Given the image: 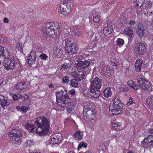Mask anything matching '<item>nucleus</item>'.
<instances>
[{"mask_svg": "<svg viewBox=\"0 0 153 153\" xmlns=\"http://www.w3.org/2000/svg\"><path fill=\"white\" fill-rule=\"evenodd\" d=\"M4 58V60L3 63L5 68L7 71L13 69L16 67V57L13 53H10L5 55Z\"/></svg>", "mask_w": 153, "mask_h": 153, "instance_id": "6", "label": "nucleus"}, {"mask_svg": "<svg viewBox=\"0 0 153 153\" xmlns=\"http://www.w3.org/2000/svg\"><path fill=\"white\" fill-rule=\"evenodd\" d=\"M3 21L5 23H7L9 22L8 19L6 17H5L3 19Z\"/></svg>", "mask_w": 153, "mask_h": 153, "instance_id": "53", "label": "nucleus"}, {"mask_svg": "<svg viewBox=\"0 0 153 153\" xmlns=\"http://www.w3.org/2000/svg\"><path fill=\"white\" fill-rule=\"evenodd\" d=\"M57 104L61 108H66L70 105L71 99L66 94V91H61L56 94Z\"/></svg>", "mask_w": 153, "mask_h": 153, "instance_id": "4", "label": "nucleus"}, {"mask_svg": "<svg viewBox=\"0 0 153 153\" xmlns=\"http://www.w3.org/2000/svg\"><path fill=\"white\" fill-rule=\"evenodd\" d=\"M140 30H145V29L144 28L143 26V25L139 24L137 27L136 31Z\"/></svg>", "mask_w": 153, "mask_h": 153, "instance_id": "45", "label": "nucleus"}, {"mask_svg": "<svg viewBox=\"0 0 153 153\" xmlns=\"http://www.w3.org/2000/svg\"><path fill=\"white\" fill-rule=\"evenodd\" d=\"M71 65V63L70 62L68 63H65L62 66V67L63 68L66 69L70 68Z\"/></svg>", "mask_w": 153, "mask_h": 153, "instance_id": "41", "label": "nucleus"}, {"mask_svg": "<svg viewBox=\"0 0 153 153\" xmlns=\"http://www.w3.org/2000/svg\"><path fill=\"white\" fill-rule=\"evenodd\" d=\"M74 4L72 0H63L59 4V13L66 16L71 11Z\"/></svg>", "mask_w": 153, "mask_h": 153, "instance_id": "5", "label": "nucleus"}, {"mask_svg": "<svg viewBox=\"0 0 153 153\" xmlns=\"http://www.w3.org/2000/svg\"><path fill=\"white\" fill-rule=\"evenodd\" d=\"M7 98L2 95H0V105L4 109L7 104Z\"/></svg>", "mask_w": 153, "mask_h": 153, "instance_id": "16", "label": "nucleus"}, {"mask_svg": "<svg viewBox=\"0 0 153 153\" xmlns=\"http://www.w3.org/2000/svg\"><path fill=\"white\" fill-rule=\"evenodd\" d=\"M121 124L120 123H113L111 124L112 129L117 131L119 130L120 128Z\"/></svg>", "mask_w": 153, "mask_h": 153, "instance_id": "26", "label": "nucleus"}, {"mask_svg": "<svg viewBox=\"0 0 153 153\" xmlns=\"http://www.w3.org/2000/svg\"><path fill=\"white\" fill-rule=\"evenodd\" d=\"M71 85L74 87H76L78 85L77 80L75 79H72L71 80Z\"/></svg>", "mask_w": 153, "mask_h": 153, "instance_id": "34", "label": "nucleus"}, {"mask_svg": "<svg viewBox=\"0 0 153 153\" xmlns=\"http://www.w3.org/2000/svg\"><path fill=\"white\" fill-rule=\"evenodd\" d=\"M39 57L41 59L45 61L48 58V56L45 54L42 53L40 55Z\"/></svg>", "mask_w": 153, "mask_h": 153, "instance_id": "37", "label": "nucleus"}, {"mask_svg": "<svg viewBox=\"0 0 153 153\" xmlns=\"http://www.w3.org/2000/svg\"><path fill=\"white\" fill-rule=\"evenodd\" d=\"M149 132L151 134L153 133V129H150L149 130Z\"/></svg>", "mask_w": 153, "mask_h": 153, "instance_id": "59", "label": "nucleus"}, {"mask_svg": "<svg viewBox=\"0 0 153 153\" xmlns=\"http://www.w3.org/2000/svg\"><path fill=\"white\" fill-rule=\"evenodd\" d=\"M128 153H133V152L131 151H129Z\"/></svg>", "mask_w": 153, "mask_h": 153, "instance_id": "63", "label": "nucleus"}, {"mask_svg": "<svg viewBox=\"0 0 153 153\" xmlns=\"http://www.w3.org/2000/svg\"><path fill=\"white\" fill-rule=\"evenodd\" d=\"M20 96H19V94L16 95V94H14L13 95L12 97V98L13 100H16L19 99H20L19 97Z\"/></svg>", "mask_w": 153, "mask_h": 153, "instance_id": "44", "label": "nucleus"}, {"mask_svg": "<svg viewBox=\"0 0 153 153\" xmlns=\"http://www.w3.org/2000/svg\"><path fill=\"white\" fill-rule=\"evenodd\" d=\"M143 60L141 59H137L135 63V69L137 72L141 71V66L142 65Z\"/></svg>", "mask_w": 153, "mask_h": 153, "instance_id": "17", "label": "nucleus"}, {"mask_svg": "<svg viewBox=\"0 0 153 153\" xmlns=\"http://www.w3.org/2000/svg\"><path fill=\"white\" fill-rule=\"evenodd\" d=\"M100 38V36L99 34H96L95 38L94 39V40H93L91 42V43L92 44L91 45L92 47L94 48L96 46V44L99 42Z\"/></svg>", "mask_w": 153, "mask_h": 153, "instance_id": "29", "label": "nucleus"}, {"mask_svg": "<svg viewBox=\"0 0 153 153\" xmlns=\"http://www.w3.org/2000/svg\"><path fill=\"white\" fill-rule=\"evenodd\" d=\"M36 54L35 52L31 51L27 57L28 63L31 66L35 64L36 61Z\"/></svg>", "mask_w": 153, "mask_h": 153, "instance_id": "13", "label": "nucleus"}, {"mask_svg": "<svg viewBox=\"0 0 153 153\" xmlns=\"http://www.w3.org/2000/svg\"><path fill=\"white\" fill-rule=\"evenodd\" d=\"M9 135L10 140L15 144L20 145L22 141L21 131L17 129H13L10 131Z\"/></svg>", "mask_w": 153, "mask_h": 153, "instance_id": "8", "label": "nucleus"}, {"mask_svg": "<svg viewBox=\"0 0 153 153\" xmlns=\"http://www.w3.org/2000/svg\"><path fill=\"white\" fill-rule=\"evenodd\" d=\"M136 22L135 20H130L128 23V24L130 25H135Z\"/></svg>", "mask_w": 153, "mask_h": 153, "instance_id": "48", "label": "nucleus"}, {"mask_svg": "<svg viewBox=\"0 0 153 153\" xmlns=\"http://www.w3.org/2000/svg\"><path fill=\"white\" fill-rule=\"evenodd\" d=\"M62 80L63 83H68L69 81V78L68 76H65L62 77Z\"/></svg>", "mask_w": 153, "mask_h": 153, "instance_id": "36", "label": "nucleus"}, {"mask_svg": "<svg viewBox=\"0 0 153 153\" xmlns=\"http://www.w3.org/2000/svg\"><path fill=\"white\" fill-rule=\"evenodd\" d=\"M49 87L50 88H53V84L52 83L50 84L49 85Z\"/></svg>", "mask_w": 153, "mask_h": 153, "instance_id": "57", "label": "nucleus"}, {"mask_svg": "<svg viewBox=\"0 0 153 153\" xmlns=\"http://www.w3.org/2000/svg\"><path fill=\"white\" fill-rule=\"evenodd\" d=\"M84 70H83V71H80L79 70L78 71L76 72H72V75L73 74H76L77 75H80V77L82 79H83L84 77Z\"/></svg>", "mask_w": 153, "mask_h": 153, "instance_id": "31", "label": "nucleus"}, {"mask_svg": "<svg viewBox=\"0 0 153 153\" xmlns=\"http://www.w3.org/2000/svg\"><path fill=\"white\" fill-rule=\"evenodd\" d=\"M68 153H74V152L70 151L68 152Z\"/></svg>", "mask_w": 153, "mask_h": 153, "instance_id": "64", "label": "nucleus"}, {"mask_svg": "<svg viewBox=\"0 0 153 153\" xmlns=\"http://www.w3.org/2000/svg\"><path fill=\"white\" fill-rule=\"evenodd\" d=\"M147 16L148 17H152V18H153V12H151L149 11L147 13Z\"/></svg>", "mask_w": 153, "mask_h": 153, "instance_id": "50", "label": "nucleus"}, {"mask_svg": "<svg viewBox=\"0 0 153 153\" xmlns=\"http://www.w3.org/2000/svg\"><path fill=\"white\" fill-rule=\"evenodd\" d=\"M111 94L112 92L110 88H106L103 91L104 96L106 98H108L110 97Z\"/></svg>", "mask_w": 153, "mask_h": 153, "instance_id": "25", "label": "nucleus"}, {"mask_svg": "<svg viewBox=\"0 0 153 153\" xmlns=\"http://www.w3.org/2000/svg\"><path fill=\"white\" fill-rule=\"evenodd\" d=\"M21 108L22 111L25 112L27 111L28 109L27 107L25 106H22Z\"/></svg>", "mask_w": 153, "mask_h": 153, "instance_id": "49", "label": "nucleus"}, {"mask_svg": "<svg viewBox=\"0 0 153 153\" xmlns=\"http://www.w3.org/2000/svg\"><path fill=\"white\" fill-rule=\"evenodd\" d=\"M145 30H140L138 31H136L137 33V35L139 37H143L144 35Z\"/></svg>", "mask_w": 153, "mask_h": 153, "instance_id": "35", "label": "nucleus"}, {"mask_svg": "<svg viewBox=\"0 0 153 153\" xmlns=\"http://www.w3.org/2000/svg\"><path fill=\"white\" fill-rule=\"evenodd\" d=\"M113 30L112 22L107 24V26L103 29V33L105 36H107L111 33Z\"/></svg>", "mask_w": 153, "mask_h": 153, "instance_id": "14", "label": "nucleus"}, {"mask_svg": "<svg viewBox=\"0 0 153 153\" xmlns=\"http://www.w3.org/2000/svg\"><path fill=\"white\" fill-rule=\"evenodd\" d=\"M96 11H94L93 12V21L94 22H98L100 20V18L99 13L97 12V9H96Z\"/></svg>", "mask_w": 153, "mask_h": 153, "instance_id": "21", "label": "nucleus"}, {"mask_svg": "<svg viewBox=\"0 0 153 153\" xmlns=\"http://www.w3.org/2000/svg\"><path fill=\"white\" fill-rule=\"evenodd\" d=\"M75 91L74 89H72L70 90L69 93L70 94L73 95L75 93Z\"/></svg>", "mask_w": 153, "mask_h": 153, "instance_id": "51", "label": "nucleus"}, {"mask_svg": "<svg viewBox=\"0 0 153 153\" xmlns=\"http://www.w3.org/2000/svg\"><path fill=\"white\" fill-rule=\"evenodd\" d=\"M124 43V40L121 38H118L116 42L115 46L117 47H121Z\"/></svg>", "mask_w": 153, "mask_h": 153, "instance_id": "27", "label": "nucleus"}, {"mask_svg": "<svg viewBox=\"0 0 153 153\" xmlns=\"http://www.w3.org/2000/svg\"><path fill=\"white\" fill-rule=\"evenodd\" d=\"M72 34L76 36H79L81 33L77 29H75L72 32Z\"/></svg>", "mask_w": 153, "mask_h": 153, "instance_id": "39", "label": "nucleus"}, {"mask_svg": "<svg viewBox=\"0 0 153 153\" xmlns=\"http://www.w3.org/2000/svg\"><path fill=\"white\" fill-rule=\"evenodd\" d=\"M0 52L2 53V54L6 55V53H7V54H6L7 55H8L9 53H10L9 51L6 49L5 50H4V47L0 46Z\"/></svg>", "mask_w": 153, "mask_h": 153, "instance_id": "33", "label": "nucleus"}, {"mask_svg": "<svg viewBox=\"0 0 153 153\" xmlns=\"http://www.w3.org/2000/svg\"><path fill=\"white\" fill-rule=\"evenodd\" d=\"M71 39L69 36H67L64 37L62 39V45L63 46H65V48L72 44Z\"/></svg>", "mask_w": 153, "mask_h": 153, "instance_id": "15", "label": "nucleus"}, {"mask_svg": "<svg viewBox=\"0 0 153 153\" xmlns=\"http://www.w3.org/2000/svg\"><path fill=\"white\" fill-rule=\"evenodd\" d=\"M126 105L128 106L132 105L133 106H134L136 105V104L134 100L131 97H129L128 101Z\"/></svg>", "mask_w": 153, "mask_h": 153, "instance_id": "32", "label": "nucleus"}, {"mask_svg": "<svg viewBox=\"0 0 153 153\" xmlns=\"http://www.w3.org/2000/svg\"><path fill=\"white\" fill-rule=\"evenodd\" d=\"M77 100L76 98H75L74 99V103L75 102H76L77 101Z\"/></svg>", "mask_w": 153, "mask_h": 153, "instance_id": "62", "label": "nucleus"}, {"mask_svg": "<svg viewBox=\"0 0 153 153\" xmlns=\"http://www.w3.org/2000/svg\"><path fill=\"white\" fill-rule=\"evenodd\" d=\"M27 83V82H25L24 83L22 82H19L16 85V88L19 90L23 89L24 88V85L26 83Z\"/></svg>", "mask_w": 153, "mask_h": 153, "instance_id": "30", "label": "nucleus"}, {"mask_svg": "<svg viewBox=\"0 0 153 153\" xmlns=\"http://www.w3.org/2000/svg\"><path fill=\"white\" fill-rule=\"evenodd\" d=\"M26 144L27 146H31L33 144V140H27L26 141Z\"/></svg>", "mask_w": 153, "mask_h": 153, "instance_id": "42", "label": "nucleus"}, {"mask_svg": "<svg viewBox=\"0 0 153 153\" xmlns=\"http://www.w3.org/2000/svg\"><path fill=\"white\" fill-rule=\"evenodd\" d=\"M16 48L19 51H21L22 48V43H17L16 45Z\"/></svg>", "mask_w": 153, "mask_h": 153, "instance_id": "43", "label": "nucleus"}, {"mask_svg": "<svg viewBox=\"0 0 153 153\" xmlns=\"http://www.w3.org/2000/svg\"><path fill=\"white\" fill-rule=\"evenodd\" d=\"M4 42V37H0V43L3 44Z\"/></svg>", "mask_w": 153, "mask_h": 153, "instance_id": "52", "label": "nucleus"}, {"mask_svg": "<svg viewBox=\"0 0 153 153\" xmlns=\"http://www.w3.org/2000/svg\"><path fill=\"white\" fill-rule=\"evenodd\" d=\"M145 0H136L135 4V7L137 9L143 7Z\"/></svg>", "mask_w": 153, "mask_h": 153, "instance_id": "23", "label": "nucleus"}, {"mask_svg": "<svg viewBox=\"0 0 153 153\" xmlns=\"http://www.w3.org/2000/svg\"><path fill=\"white\" fill-rule=\"evenodd\" d=\"M73 138L76 140H80L83 138V133L80 131H77L73 135Z\"/></svg>", "mask_w": 153, "mask_h": 153, "instance_id": "19", "label": "nucleus"}, {"mask_svg": "<svg viewBox=\"0 0 153 153\" xmlns=\"http://www.w3.org/2000/svg\"><path fill=\"white\" fill-rule=\"evenodd\" d=\"M7 53H6V54H7ZM6 55H4V54H2V53H1V52H0V57H1L2 56V57H4V58L5 57V55H6V54H5Z\"/></svg>", "mask_w": 153, "mask_h": 153, "instance_id": "56", "label": "nucleus"}, {"mask_svg": "<svg viewBox=\"0 0 153 153\" xmlns=\"http://www.w3.org/2000/svg\"><path fill=\"white\" fill-rule=\"evenodd\" d=\"M73 76L79 82L81 81L83 79H82L81 78L80 75H76V74H73Z\"/></svg>", "mask_w": 153, "mask_h": 153, "instance_id": "46", "label": "nucleus"}, {"mask_svg": "<svg viewBox=\"0 0 153 153\" xmlns=\"http://www.w3.org/2000/svg\"><path fill=\"white\" fill-rule=\"evenodd\" d=\"M43 28L44 29L43 30V32L45 38H57V32L59 29L57 24L51 22L47 23L44 25Z\"/></svg>", "mask_w": 153, "mask_h": 153, "instance_id": "2", "label": "nucleus"}, {"mask_svg": "<svg viewBox=\"0 0 153 153\" xmlns=\"http://www.w3.org/2000/svg\"><path fill=\"white\" fill-rule=\"evenodd\" d=\"M110 64L111 65L114 67L116 68L118 66V63L115 62H113L112 61L110 62Z\"/></svg>", "mask_w": 153, "mask_h": 153, "instance_id": "47", "label": "nucleus"}, {"mask_svg": "<svg viewBox=\"0 0 153 153\" xmlns=\"http://www.w3.org/2000/svg\"><path fill=\"white\" fill-rule=\"evenodd\" d=\"M62 140V137L58 135L57 136H56L51 140V142H52L53 144H59V143Z\"/></svg>", "mask_w": 153, "mask_h": 153, "instance_id": "20", "label": "nucleus"}, {"mask_svg": "<svg viewBox=\"0 0 153 153\" xmlns=\"http://www.w3.org/2000/svg\"><path fill=\"white\" fill-rule=\"evenodd\" d=\"M19 96H20L19 97L20 99H22L23 98H24V95H23V94L21 95H19Z\"/></svg>", "mask_w": 153, "mask_h": 153, "instance_id": "58", "label": "nucleus"}, {"mask_svg": "<svg viewBox=\"0 0 153 153\" xmlns=\"http://www.w3.org/2000/svg\"><path fill=\"white\" fill-rule=\"evenodd\" d=\"M34 128L32 130H34L36 133L42 136L47 134L49 131L50 122L45 117H38L34 123Z\"/></svg>", "mask_w": 153, "mask_h": 153, "instance_id": "1", "label": "nucleus"}, {"mask_svg": "<svg viewBox=\"0 0 153 153\" xmlns=\"http://www.w3.org/2000/svg\"><path fill=\"white\" fill-rule=\"evenodd\" d=\"M145 5L146 8L149 9L150 8L152 5L151 2L150 1H147L145 3Z\"/></svg>", "mask_w": 153, "mask_h": 153, "instance_id": "40", "label": "nucleus"}, {"mask_svg": "<svg viewBox=\"0 0 153 153\" xmlns=\"http://www.w3.org/2000/svg\"><path fill=\"white\" fill-rule=\"evenodd\" d=\"M87 146V144L86 143H85L84 142L80 143L78 147V150H79L80 149L82 148V147H84V148H86Z\"/></svg>", "mask_w": 153, "mask_h": 153, "instance_id": "38", "label": "nucleus"}, {"mask_svg": "<svg viewBox=\"0 0 153 153\" xmlns=\"http://www.w3.org/2000/svg\"><path fill=\"white\" fill-rule=\"evenodd\" d=\"M29 98L28 96L26 94H24V100H27Z\"/></svg>", "mask_w": 153, "mask_h": 153, "instance_id": "54", "label": "nucleus"}, {"mask_svg": "<svg viewBox=\"0 0 153 153\" xmlns=\"http://www.w3.org/2000/svg\"><path fill=\"white\" fill-rule=\"evenodd\" d=\"M113 103L112 108L109 107V111H111L113 115H116L120 113L123 108L121 101L119 97L116 96L113 97Z\"/></svg>", "mask_w": 153, "mask_h": 153, "instance_id": "7", "label": "nucleus"}, {"mask_svg": "<svg viewBox=\"0 0 153 153\" xmlns=\"http://www.w3.org/2000/svg\"><path fill=\"white\" fill-rule=\"evenodd\" d=\"M139 87L140 88L145 91H151L152 88L149 81L142 78H139L137 79Z\"/></svg>", "mask_w": 153, "mask_h": 153, "instance_id": "9", "label": "nucleus"}, {"mask_svg": "<svg viewBox=\"0 0 153 153\" xmlns=\"http://www.w3.org/2000/svg\"><path fill=\"white\" fill-rule=\"evenodd\" d=\"M146 102L150 108L153 109V97H149L146 99Z\"/></svg>", "mask_w": 153, "mask_h": 153, "instance_id": "24", "label": "nucleus"}, {"mask_svg": "<svg viewBox=\"0 0 153 153\" xmlns=\"http://www.w3.org/2000/svg\"><path fill=\"white\" fill-rule=\"evenodd\" d=\"M124 33L128 35V36L130 38L132 36L133 30L131 28L128 27L125 28L124 30Z\"/></svg>", "mask_w": 153, "mask_h": 153, "instance_id": "28", "label": "nucleus"}, {"mask_svg": "<svg viewBox=\"0 0 153 153\" xmlns=\"http://www.w3.org/2000/svg\"><path fill=\"white\" fill-rule=\"evenodd\" d=\"M128 84L129 86L135 90H137L139 88V86L132 80H129L128 82Z\"/></svg>", "mask_w": 153, "mask_h": 153, "instance_id": "22", "label": "nucleus"}, {"mask_svg": "<svg viewBox=\"0 0 153 153\" xmlns=\"http://www.w3.org/2000/svg\"><path fill=\"white\" fill-rule=\"evenodd\" d=\"M102 70L103 72H107V68L105 66H104L103 68H102Z\"/></svg>", "mask_w": 153, "mask_h": 153, "instance_id": "55", "label": "nucleus"}, {"mask_svg": "<svg viewBox=\"0 0 153 153\" xmlns=\"http://www.w3.org/2000/svg\"><path fill=\"white\" fill-rule=\"evenodd\" d=\"M29 153H38L36 150H35L34 152H30Z\"/></svg>", "mask_w": 153, "mask_h": 153, "instance_id": "60", "label": "nucleus"}, {"mask_svg": "<svg viewBox=\"0 0 153 153\" xmlns=\"http://www.w3.org/2000/svg\"><path fill=\"white\" fill-rule=\"evenodd\" d=\"M102 85V80L96 77L91 82V85L88 91L91 96L95 98L99 97L101 94L100 89Z\"/></svg>", "mask_w": 153, "mask_h": 153, "instance_id": "3", "label": "nucleus"}, {"mask_svg": "<svg viewBox=\"0 0 153 153\" xmlns=\"http://www.w3.org/2000/svg\"><path fill=\"white\" fill-rule=\"evenodd\" d=\"M65 49L66 52L69 54L76 53L77 52L78 47L75 44H73L70 45L68 47H65Z\"/></svg>", "mask_w": 153, "mask_h": 153, "instance_id": "12", "label": "nucleus"}, {"mask_svg": "<svg viewBox=\"0 0 153 153\" xmlns=\"http://www.w3.org/2000/svg\"><path fill=\"white\" fill-rule=\"evenodd\" d=\"M147 48L145 45L142 43L137 44L135 46L134 51L136 55L142 56L146 53Z\"/></svg>", "mask_w": 153, "mask_h": 153, "instance_id": "10", "label": "nucleus"}, {"mask_svg": "<svg viewBox=\"0 0 153 153\" xmlns=\"http://www.w3.org/2000/svg\"><path fill=\"white\" fill-rule=\"evenodd\" d=\"M90 62L89 61L86 60L85 61H80L78 62L79 66L84 69L88 68L90 65Z\"/></svg>", "mask_w": 153, "mask_h": 153, "instance_id": "18", "label": "nucleus"}, {"mask_svg": "<svg viewBox=\"0 0 153 153\" xmlns=\"http://www.w3.org/2000/svg\"><path fill=\"white\" fill-rule=\"evenodd\" d=\"M141 145L145 148L150 150L153 147V136L149 135L141 142Z\"/></svg>", "mask_w": 153, "mask_h": 153, "instance_id": "11", "label": "nucleus"}, {"mask_svg": "<svg viewBox=\"0 0 153 153\" xmlns=\"http://www.w3.org/2000/svg\"><path fill=\"white\" fill-rule=\"evenodd\" d=\"M88 33H90V34H91V35H92H92H93V32H92V31H91V30L90 31H89V32H88Z\"/></svg>", "mask_w": 153, "mask_h": 153, "instance_id": "61", "label": "nucleus"}]
</instances>
